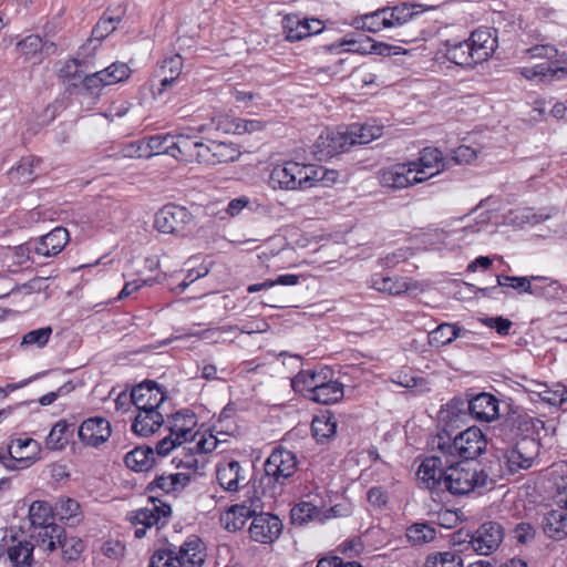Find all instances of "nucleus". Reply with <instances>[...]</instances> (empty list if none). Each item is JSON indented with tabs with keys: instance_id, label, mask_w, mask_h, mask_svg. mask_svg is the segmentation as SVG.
<instances>
[{
	"instance_id": "f03ea898",
	"label": "nucleus",
	"mask_w": 567,
	"mask_h": 567,
	"mask_svg": "<svg viewBox=\"0 0 567 567\" xmlns=\"http://www.w3.org/2000/svg\"><path fill=\"white\" fill-rule=\"evenodd\" d=\"M486 446V437L476 426H470L454 437L446 432L440 433L433 440V449L443 454L446 464L456 457L464 461L474 460L485 452Z\"/></svg>"
},
{
	"instance_id": "39448f33",
	"label": "nucleus",
	"mask_w": 567,
	"mask_h": 567,
	"mask_svg": "<svg viewBox=\"0 0 567 567\" xmlns=\"http://www.w3.org/2000/svg\"><path fill=\"white\" fill-rule=\"evenodd\" d=\"M481 473L468 463L455 462V458L445 463V476H443V487L453 495H464L472 492L480 483Z\"/></svg>"
},
{
	"instance_id": "c85d7f7f",
	"label": "nucleus",
	"mask_w": 567,
	"mask_h": 567,
	"mask_svg": "<svg viewBox=\"0 0 567 567\" xmlns=\"http://www.w3.org/2000/svg\"><path fill=\"white\" fill-rule=\"evenodd\" d=\"M190 482L189 474L172 473L156 476L148 485L147 491L154 493L161 491L164 494L182 492Z\"/></svg>"
},
{
	"instance_id": "7c9ffc66",
	"label": "nucleus",
	"mask_w": 567,
	"mask_h": 567,
	"mask_svg": "<svg viewBox=\"0 0 567 567\" xmlns=\"http://www.w3.org/2000/svg\"><path fill=\"white\" fill-rule=\"evenodd\" d=\"M35 534L32 535L35 538L34 549L38 548L43 553H52L60 547L64 529L59 525H49L41 528L34 529Z\"/></svg>"
},
{
	"instance_id": "e433bc0d",
	"label": "nucleus",
	"mask_w": 567,
	"mask_h": 567,
	"mask_svg": "<svg viewBox=\"0 0 567 567\" xmlns=\"http://www.w3.org/2000/svg\"><path fill=\"white\" fill-rule=\"evenodd\" d=\"M337 426L334 415L330 411L322 412L312 420V435L318 442L323 443L334 436Z\"/></svg>"
},
{
	"instance_id": "0e129e2a",
	"label": "nucleus",
	"mask_w": 567,
	"mask_h": 567,
	"mask_svg": "<svg viewBox=\"0 0 567 567\" xmlns=\"http://www.w3.org/2000/svg\"><path fill=\"white\" fill-rule=\"evenodd\" d=\"M542 401L553 406H561L567 401V390L565 386H557L554 390L545 388L539 392Z\"/></svg>"
},
{
	"instance_id": "b1692460",
	"label": "nucleus",
	"mask_w": 567,
	"mask_h": 567,
	"mask_svg": "<svg viewBox=\"0 0 567 567\" xmlns=\"http://www.w3.org/2000/svg\"><path fill=\"white\" fill-rule=\"evenodd\" d=\"M284 29L286 39L290 42H296L320 33L323 30V24L318 19L300 20L298 17H287Z\"/></svg>"
},
{
	"instance_id": "20e7f679",
	"label": "nucleus",
	"mask_w": 567,
	"mask_h": 567,
	"mask_svg": "<svg viewBox=\"0 0 567 567\" xmlns=\"http://www.w3.org/2000/svg\"><path fill=\"white\" fill-rule=\"evenodd\" d=\"M154 226L163 234L188 237L194 234L196 225L193 214L186 207L167 204L156 213Z\"/></svg>"
},
{
	"instance_id": "4be33fe9",
	"label": "nucleus",
	"mask_w": 567,
	"mask_h": 567,
	"mask_svg": "<svg viewBox=\"0 0 567 567\" xmlns=\"http://www.w3.org/2000/svg\"><path fill=\"white\" fill-rule=\"evenodd\" d=\"M498 400L493 394L482 392L472 398L466 403V408L474 420L489 423L498 416Z\"/></svg>"
},
{
	"instance_id": "0eeeda50",
	"label": "nucleus",
	"mask_w": 567,
	"mask_h": 567,
	"mask_svg": "<svg viewBox=\"0 0 567 567\" xmlns=\"http://www.w3.org/2000/svg\"><path fill=\"white\" fill-rule=\"evenodd\" d=\"M40 444L30 437L14 439L7 452L0 451V462L9 470H22L39 460Z\"/></svg>"
},
{
	"instance_id": "412c9836",
	"label": "nucleus",
	"mask_w": 567,
	"mask_h": 567,
	"mask_svg": "<svg viewBox=\"0 0 567 567\" xmlns=\"http://www.w3.org/2000/svg\"><path fill=\"white\" fill-rule=\"evenodd\" d=\"M131 394L136 410L159 409L166 399L165 392L154 381H145L134 386Z\"/></svg>"
},
{
	"instance_id": "f257e3e1",
	"label": "nucleus",
	"mask_w": 567,
	"mask_h": 567,
	"mask_svg": "<svg viewBox=\"0 0 567 567\" xmlns=\"http://www.w3.org/2000/svg\"><path fill=\"white\" fill-rule=\"evenodd\" d=\"M443 45L450 62L463 68H472L486 61L494 53L497 41L491 30L478 29L466 40H446Z\"/></svg>"
},
{
	"instance_id": "f8f14e48",
	"label": "nucleus",
	"mask_w": 567,
	"mask_h": 567,
	"mask_svg": "<svg viewBox=\"0 0 567 567\" xmlns=\"http://www.w3.org/2000/svg\"><path fill=\"white\" fill-rule=\"evenodd\" d=\"M175 135L173 134H156L147 138L146 143L135 142L131 143L125 148L126 156H153L159 154L173 155Z\"/></svg>"
},
{
	"instance_id": "8fccbe9b",
	"label": "nucleus",
	"mask_w": 567,
	"mask_h": 567,
	"mask_svg": "<svg viewBox=\"0 0 567 567\" xmlns=\"http://www.w3.org/2000/svg\"><path fill=\"white\" fill-rule=\"evenodd\" d=\"M326 167L317 165L300 164V184L301 190L313 187L324 179Z\"/></svg>"
},
{
	"instance_id": "3c124183",
	"label": "nucleus",
	"mask_w": 567,
	"mask_h": 567,
	"mask_svg": "<svg viewBox=\"0 0 567 567\" xmlns=\"http://www.w3.org/2000/svg\"><path fill=\"white\" fill-rule=\"evenodd\" d=\"M43 41L38 34H30L17 43V51L24 60H31L41 54Z\"/></svg>"
},
{
	"instance_id": "5701e85b",
	"label": "nucleus",
	"mask_w": 567,
	"mask_h": 567,
	"mask_svg": "<svg viewBox=\"0 0 567 567\" xmlns=\"http://www.w3.org/2000/svg\"><path fill=\"white\" fill-rule=\"evenodd\" d=\"M69 231L63 227L53 230L33 241V251L43 257L59 255L69 241Z\"/></svg>"
},
{
	"instance_id": "a211bd4d",
	"label": "nucleus",
	"mask_w": 567,
	"mask_h": 567,
	"mask_svg": "<svg viewBox=\"0 0 567 567\" xmlns=\"http://www.w3.org/2000/svg\"><path fill=\"white\" fill-rule=\"evenodd\" d=\"M300 163L286 162L272 168L268 184L272 189L301 190Z\"/></svg>"
},
{
	"instance_id": "423d86ee",
	"label": "nucleus",
	"mask_w": 567,
	"mask_h": 567,
	"mask_svg": "<svg viewBox=\"0 0 567 567\" xmlns=\"http://www.w3.org/2000/svg\"><path fill=\"white\" fill-rule=\"evenodd\" d=\"M171 515L172 508L167 503L151 496L145 507L130 513L128 519L135 526L134 536L141 539L148 528L165 525Z\"/></svg>"
},
{
	"instance_id": "680f3d73",
	"label": "nucleus",
	"mask_w": 567,
	"mask_h": 567,
	"mask_svg": "<svg viewBox=\"0 0 567 567\" xmlns=\"http://www.w3.org/2000/svg\"><path fill=\"white\" fill-rule=\"evenodd\" d=\"M63 558L66 560H75L84 549V544L81 539L74 537H66L64 534L60 544Z\"/></svg>"
},
{
	"instance_id": "6e6d98bb",
	"label": "nucleus",
	"mask_w": 567,
	"mask_h": 567,
	"mask_svg": "<svg viewBox=\"0 0 567 567\" xmlns=\"http://www.w3.org/2000/svg\"><path fill=\"white\" fill-rule=\"evenodd\" d=\"M496 282L499 287H511L517 290L519 293L532 292V277H516V276H504L497 275Z\"/></svg>"
},
{
	"instance_id": "9b49d317",
	"label": "nucleus",
	"mask_w": 567,
	"mask_h": 567,
	"mask_svg": "<svg viewBox=\"0 0 567 567\" xmlns=\"http://www.w3.org/2000/svg\"><path fill=\"white\" fill-rule=\"evenodd\" d=\"M466 536L470 537L468 544L474 551L480 555H489L502 543L503 528L496 522H487L474 535L466 534Z\"/></svg>"
},
{
	"instance_id": "2f4dec72",
	"label": "nucleus",
	"mask_w": 567,
	"mask_h": 567,
	"mask_svg": "<svg viewBox=\"0 0 567 567\" xmlns=\"http://www.w3.org/2000/svg\"><path fill=\"white\" fill-rule=\"evenodd\" d=\"M544 533L555 539H563L567 536V509L559 506L549 511L543 519Z\"/></svg>"
},
{
	"instance_id": "13d9d810",
	"label": "nucleus",
	"mask_w": 567,
	"mask_h": 567,
	"mask_svg": "<svg viewBox=\"0 0 567 567\" xmlns=\"http://www.w3.org/2000/svg\"><path fill=\"white\" fill-rule=\"evenodd\" d=\"M319 514V508L310 502H300L291 509V519L295 524L302 525Z\"/></svg>"
},
{
	"instance_id": "4d7b16f0",
	"label": "nucleus",
	"mask_w": 567,
	"mask_h": 567,
	"mask_svg": "<svg viewBox=\"0 0 567 567\" xmlns=\"http://www.w3.org/2000/svg\"><path fill=\"white\" fill-rule=\"evenodd\" d=\"M52 334L51 327H42L31 330L22 337L21 346L43 348Z\"/></svg>"
},
{
	"instance_id": "6ab92c4d",
	"label": "nucleus",
	"mask_w": 567,
	"mask_h": 567,
	"mask_svg": "<svg viewBox=\"0 0 567 567\" xmlns=\"http://www.w3.org/2000/svg\"><path fill=\"white\" fill-rule=\"evenodd\" d=\"M417 476L427 489L435 491L443 487L445 476V458L437 450V454L426 457L417 470Z\"/></svg>"
},
{
	"instance_id": "aec40b11",
	"label": "nucleus",
	"mask_w": 567,
	"mask_h": 567,
	"mask_svg": "<svg viewBox=\"0 0 567 567\" xmlns=\"http://www.w3.org/2000/svg\"><path fill=\"white\" fill-rule=\"evenodd\" d=\"M111 433L110 422L102 416H94L83 421L79 429L80 440L93 447H97L106 442Z\"/></svg>"
},
{
	"instance_id": "37998d69",
	"label": "nucleus",
	"mask_w": 567,
	"mask_h": 567,
	"mask_svg": "<svg viewBox=\"0 0 567 567\" xmlns=\"http://www.w3.org/2000/svg\"><path fill=\"white\" fill-rule=\"evenodd\" d=\"M198 141L185 134L175 135L173 157L185 161L194 162V155L196 152Z\"/></svg>"
},
{
	"instance_id": "ea45409f",
	"label": "nucleus",
	"mask_w": 567,
	"mask_h": 567,
	"mask_svg": "<svg viewBox=\"0 0 567 567\" xmlns=\"http://www.w3.org/2000/svg\"><path fill=\"white\" fill-rule=\"evenodd\" d=\"M29 518L34 529L49 525H55L53 523L54 509L45 501H34L30 505Z\"/></svg>"
},
{
	"instance_id": "338daca9",
	"label": "nucleus",
	"mask_w": 567,
	"mask_h": 567,
	"mask_svg": "<svg viewBox=\"0 0 567 567\" xmlns=\"http://www.w3.org/2000/svg\"><path fill=\"white\" fill-rule=\"evenodd\" d=\"M183 444L184 443L178 437L172 435L169 432V435L165 436L156 443L154 452L159 456H166L173 450H179Z\"/></svg>"
},
{
	"instance_id": "473e14b6",
	"label": "nucleus",
	"mask_w": 567,
	"mask_h": 567,
	"mask_svg": "<svg viewBox=\"0 0 567 567\" xmlns=\"http://www.w3.org/2000/svg\"><path fill=\"white\" fill-rule=\"evenodd\" d=\"M176 553L182 566L195 567L204 563L203 542L197 536H189Z\"/></svg>"
},
{
	"instance_id": "49530a36",
	"label": "nucleus",
	"mask_w": 567,
	"mask_h": 567,
	"mask_svg": "<svg viewBox=\"0 0 567 567\" xmlns=\"http://www.w3.org/2000/svg\"><path fill=\"white\" fill-rule=\"evenodd\" d=\"M425 567H463L461 555L454 550L436 551L425 559Z\"/></svg>"
},
{
	"instance_id": "79ce46f5",
	"label": "nucleus",
	"mask_w": 567,
	"mask_h": 567,
	"mask_svg": "<svg viewBox=\"0 0 567 567\" xmlns=\"http://www.w3.org/2000/svg\"><path fill=\"white\" fill-rule=\"evenodd\" d=\"M70 426L65 420L58 421L45 439V446L52 451L63 450L69 443Z\"/></svg>"
},
{
	"instance_id": "a18cd8bd",
	"label": "nucleus",
	"mask_w": 567,
	"mask_h": 567,
	"mask_svg": "<svg viewBox=\"0 0 567 567\" xmlns=\"http://www.w3.org/2000/svg\"><path fill=\"white\" fill-rule=\"evenodd\" d=\"M214 165L234 162L239 158L240 152L233 143L210 141Z\"/></svg>"
},
{
	"instance_id": "bf43d9fd",
	"label": "nucleus",
	"mask_w": 567,
	"mask_h": 567,
	"mask_svg": "<svg viewBox=\"0 0 567 567\" xmlns=\"http://www.w3.org/2000/svg\"><path fill=\"white\" fill-rule=\"evenodd\" d=\"M120 22L118 18H114L112 16L104 14L99 22L95 24V27L92 30V37L93 39L90 40V42L93 41H102L105 39L109 34H111L115 29L117 23Z\"/></svg>"
},
{
	"instance_id": "f3484780",
	"label": "nucleus",
	"mask_w": 567,
	"mask_h": 567,
	"mask_svg": "<svg viewBox=\"0 0 567 567\" xmlns=\"http://www.w3.org/2000/svg\"><path fill=\"white\" fill-rule=\"evenodd\" d=\"M216 477L219 485L227 492H237L247 484L245 470L238 461L233 458H225L218 463Z\"/></svg>"
},
{
	"instance_id": "09e8293b",
	"label": "nucleus",
	"mask_w": 567,
	"mask_h": 567,
	"mask_svg": "<svg viewBox=\"0 0 567 567\" xmlns=\"http://www.w3.org/2000/svg\"><path fill=\"white\" fill-rule=\"evenodd\" d=\"M408 539L414 545L430 543L436 537V529L425 523H415L406 530Z\"/></svg>"
},
{
	"instance_id": "dca6fc26",
	"label": "nucleus",
	"mask_w": 567,
	"mask_h": 567,
	"mask_svg": "<svg viewBox=\"0 0 567 567\" xmlns=\"http://www.w3.org/2000/svg\"><path fill=\"white\" fill-rule=\"evenodd\" d=\"M415 165V174L420 183H423L445 169V159L442 152L436 147H424L421 150L417 159L410 161Z\"/></svg>"
},
{
	"instance_id": "5fc2aeb1",
	"label": "nucleus",
	"mask_w": 567,
	"mask_h": 567,
	"mask_svg": "<svg viewBox=\"0 0 567 567\" xmlns=\"http://www.w3.org/2000/svg\"><path fill=\"white\" fill-rule=\"evenodd\" d=\"M150 567H183L177 558L176 548L156 550L151 557Z\"/></svg>"
},
{
	"instance_id": "052dcab7",
	"label": "nucleus",
	"mask_w": 567,
	"mask_h": 567,
	"mask_svg": "<svg viewBox=\"0 0 567 567\" xmlns=\"http://www.w3.org/2000/svg\"><path fill=\"white\" fill-rule=\"evenodd\" d=\"M80 81L82 92L89 95L96 96L104 86H107L103 75H100L99 71L83 75Z\"/></svg>"
},
{
	"instance_id": "864d4df0",
	"label": "nucleus",
	"mask_w": 567,
	"mask_h": 567,
	"mask_svg": "<svg viewBox=\"0 0 567 567\" xmlns=\"http://www.w3.org/2000/svg\"><path fill=\"white\" fill-rule=\"evenodd\" d=\"M99 74L103 75L106 85H112L128 79L131 69L126 63L115 62L99 71Z\"/></svg>"
},
{
	"instance_id": "58836bf2",
	"label": "nucleus",
	"mask_w": 567,
	"mask_h": 567,
	"mask_svg": "<svg viewBox=\"0 0 567 567\" xmlns=\"http://www.w3.org/2000/svg\"><path fill=\"white\" fill-rule=\"evenodd\" d=\"M173 463L176 467H184L196 472L205 466L206 457L198 453L192 444L189 446L182 445L174 456Z\"/></svg>"
},
{
	"instance_id": "393cba45",
	"label": "nucleus",
	"mask_w": 567,
	"mask_h": 567,
	"mask_svg": "<svg viewBox=\"0 0 567 567\" xmlns=\"http://www.w3.org/2000/svg\"><path fill=\"white\" fill-rule=\"evenodd\" d=\"M196 424L197 419L193 412L188 410L178 411L169 420V432L183 443H188V441L196 439L194 431Z\"/></svg>"
},
{
	"instance_id": "4468645a",
	"label": "nucleus",
	"mask_w": 567,
	"mask_h": 567,
	"mask_svg": "<svg viewBox=\"0 0 567 567\" xmlns=\"http://www.w3.org/2000/svg\"><path fill=\"white\" fill-rule=\"evenodd\" d=\"M282 530V523L278 516L269 513H257L249 527L252 540L269 544L279 537Z\"/></svg>"
},
{
	"instance_id": "ddd939ff",
	"label": "nucleus",
	"mask_w": 567,
	"mask_h": 567,
	"mask_svg": "<svg viewBox=\"0 0 567 567\" xmlns=\"http://www.w3.org/2000/svg\"><path fill=\"white\" fill-rule=\"evenodd\" d=\"M261 511V501L258 497L249 498L241 504L233 505L220 517L223 526L229 532L241 529L247 519Z\"/></svg>"
},
{
	"instance_id": "e2e57ef3",
	"label": "nucleus",
	"mask_w": 567,
	"mask_h": 567,
	"mask_svg": "<svg viewBox=\"0 0 567 567\" xmlns=\"http://www.w3.org/2000/svg\"><path fill=\"white\" fill-rule=\"evenodd\" d=\"M489 221L491 213L484 212L480 214L478 219L474 224H468L464 226L462 229L455 230L454 233L460 234L458 239L466 240L467 243H470L471 240H467L468 235H474L482 231L484 228L488 226Z\"/></svg>"
},
{
	"instance_id": "603ef678",
	"label": "nucleus",
	"mask_w": 567,
	"mask_h": 567,
	"mask_svg": "<svg viewBox=\"0 0 567 567\" xmlns=\"http://www.w3.org/2000/svg\"><path fill=\"white\" fill-rule=\"evenodd\" d=\"M372 286L379 291L388 292L393 296H399L409 290V286L405 281L391 277H374L372 279Z\"/></svg>"
},
{
	"instance_id": "c03bdc74",
	"label": "nucleus",
	"mask_w": 567,
	"mask_h": 567,
	"mask_svg": "<svg viewBox=\"0 0 567 567\" xmlns=\"http://www.w3.org/2000/svg\"><path fill=\"white\" fill-rule=\"evenodd\" d=\"M55 515L61 520H65L70 525H75L81 520L80 504L72 498H61L54 508Z\"/></svg>"
},
{
	"instance_id": "f704fd0d",
	"label": "nucleus",
	"mask_w": 567,
	"mask_h": 567,
	"mask_svg": "<svg viewBox=\"0 0 567 567\" xmlns=\"http://www.w3.org/2000/svg\"><path fill=\"white\" fill-rule=\"evenodd\" d=\"M343 395V384L327 377L309 400L319 404L329 405L341 401Z\"/></svg>"
},
{
	"instance_id": "4c0bfd02",
	"label": "nucleus",
	"mask_w": 567,
	"mask_h": 567,
	"mask_svg": "<svg viewBox=\"0 0 567 567\" xmlns=\"http://www.w3.org/2000/svg\"><path fill=\"white\" fill-rule=\"evenodd\" d=\"M390 24L389 20L384 17L382 8L373 12L355 17L352 21V27L357 30H363L372 33L380 32L383 29H390Z\"/></svg>"
},
{
	"instance_id": "1a4fd4ad",
	"label": "nucleus",
	"mask_w": 567,
	"mask_h": 567,
	"mask_svg": "<svg viewBox=\"0 0 567 567\" xmlns=\"http://www.w3.org/2000/svg\"><path fill=\"white\" fill-rule=\"evenodd\" d=\"M266 477L277 483L291 477L297 470L296 455L286 449H275L265 462Z\"/></svg>"
},
{
	"instance_id": "6e6552de",
	"label": "nucleus",
	"mask_w": 567,
	"mask_h": 567,
	"mask_svg": "<svg viewBox=\"0 0 567 567\" xmlns=\"http://www.w3.org/2000/svg\"><path fill=\"white\" fill-rule=\"evenodd\" d=\"M350 147L351 142L348 141L346 128H327L316 140L312 153L319 161H324L348 151Z\"/></svg>"
},
{
	"instance_id": "bb28decb",
	"label": "nucleus",
	"mask_w": 567,
	"mask_h": 567,
	"mask_svg": "<svg viewBox=\"0 0 567 567\" xmlns=\"http://www.w3.org/2000/svg\"><path fill=\"white\" fill-rule=\"evenodd\" d=\"M184 60L181 54H172L158 62L159 89L157 95H161L181 75ZM156 95V93H154Z\"/></svg>"
},
{
	"instance_id": "9d476101",
	"label": "nucleus",
	"mask_w": 567,
	"mask_h": 567,
	"mask_svg": "<svg viewBox=\"0 0 567 567\" xmlns=\"http://www.w3.org/2000/svg\"><path fill=\"white\" fill-rule=\"evenodd\" d=\"M414 163H398L380 171L379 181L382 187L403 189L420 183L413 168Z\"/></svg>"
},
{
	"instance_id": "7ed1b4c3",
	"label": "nucleus",
	"mask_w": 567,
	"mask_h": 567,
	"mask_svg": "<svg viewBox=\"0 0 567 567\" xmlns=\"http://www.w3.org/2000/svg\"><path fill=\"white\" fill-rule=\"evenodd\" d=\"M495 434L493 445L498 452V458L503 460L511 472L532 466L534 453L528 452L529 447H535L534 440L514 437L515 429L511 424H504Z\"/></svg>"
},
{
	"instance_id": "a19ab883",
	"label": "nucleus",
	"mask_w": 567,
	"mask_h": 567,
	"mask_svg": "<svg viewBox=\"0 0 567 567\" xmlns=\"http://www.w3.org/2000/svg\"><path fill=\"white\" fill-rule=\"evenodd\" d=\"M560 290L561 286L557 280L543 276H532V296L556 299L559 297Z\"/></svg>"
},
{
	"instance_id": "774afa93",
	"label": "nucleus",
	"mask_w": 567,
	"mask_h": 567,
	"mask_svg": "<svg viewBox=\"0 0 567 567\" xmlns=\"http://www.w3.org/2000/svg\"><path fill=\"white\" fill-rule=\"evenodd\" d=\"M265 128V124L258 120H245V118H236L234 121V133L236 134H245V133H255L262 131Z\"/></svg>"
},
{
	"instance_id": "69168bd1",
	"label": "nucleus",
	"mask_w": 567,
	"mask_h": 567,
	"mask_svg": "<svg viewBox=\"0 0 567 567\" xmlns=\"http://www.w3.org/2000/svg\"><path fill=\"white\" fill-rule=\"evenodd\" d=\"M80 66L81 62L78 59L66 61L60 70V78L70 81L73 86H76V80H81L83 76Z\"/></svg>"
},
{
	"instance_id": "2eb2a0df",
	"label": "nucleus",
	"mask_w": 567,
	"mask_h": 567,
	"mask_svg": "<svg viewBox=\"0 0 567 567\" xmlns=\"http://www.w3.org/2000/svg\"><path fill=\"white\" fill-rule=\"evenodd\" d=\"M6 540V556L12 567H31L34 563V544L24 535H11Z\"/></svg>"
},
{
	"instance_id": "de8ad7c7",
	"label": "nucleus",
	"mask_w": 567,
	"mask_h": 567,
	"mask_svg": "<svg viewBox=\"0 0 567 567\" xmlns=\"http://www.w3.org/2000/svg\"><path fill=\"white\" fill-rule=\"evenodd\" d=\"M556 66L548 63H540L534 66H525L519 69V73L527 80H535L538 82L558 81L556 79Z\"/></svg>"
},
{
	"instance_id": "72a5a7b5",
	"label": "nucleus",
	"mask_w": 567,
	"mask_h": 567,
	"mask_svg": "<svg viewBox=\"0 0 567 567\" xmlns=\"http://www.w3.org/2000/svg\"><path fill=\"white\" fill-rule=\"evenodd\" d=\"M383 127L369 123H353L346 127L348 141L353 145H363L382 136Z\"/></svg>"
},
{
	"instance_id": "c9c22d12",
	"label": "nucleus",
	"mask_w": 567,
	"mask_h": 567,
	"mask_svg": "<svg viewBox=\"0 0 567 567\" xmlns=\"http://www.w3.org/2000/svg\"><path fill=\"white\" fill-rule=\"evenodd\" d=\"M125 465L135 472H146L151 470L155 462V452L150 446H137L126 453L124 457Z\"/></svg>"
},
{
	"instance_id": "cd10ccee",
	"label": "nucleus",
	"mask_w": 567,
	"mask_h": 567,
	"mask_svg": "<svg viewBox=\"0 0 567 567\" xmlns=\"http://www.w3.org/2000/svg\"><path fill=\"white\" fill-rule=\"evenodd\" d=\"M137 414L132 424V431L140 436L153 434L164 423L159 409L136 410Z\"/></svg>"
},
{
	"instance_id": "c756f323",
	"label": "nucleus",
	"mask_w": 567,
	"mask_h": 567,
	"mask_svg": "<svg viewBox=\"0 0 567 567\" xmlns=\"http://www.w3.org/2000/svg\"><path fill=\"white\" fill-rule=\"evenodd\" d=\"M468 333V330L457 323L443 322L429 333V343L441 348L451 344L457 338L467 337Z\"/></svg>"
},
{
	"instance_id": "a878e982",
	"label": "nucleus",
	"mask_w": 567,
	"mask_h": 567,
	"mask_svg": "<svg viewBox=\"0 0 567 567\" xmlns=\"http://www.w3.org/2000/svg\"><path fill=\"white\" fill-rule=\"evenodd\" d=\"M328 371L321 370H301L291 379V386L296 392L301 393L305 398L310 399L313 392L320 386V383L328 377Z\"/></svg>"
}]
</instances>
